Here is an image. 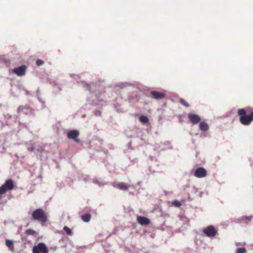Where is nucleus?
Returning <instances> with one entry per match:
<instances>
[{
    "label": "nucleus",
    "mask_w": 253,
    "mask_h": 253,
    "mask_svg": "<svg viewBox=\"0 0 253 253\" xmlns=\"http://www.w3.org/2000/svg\"><path fill=\"white\" fill-rule=\"evenodd\" d=\"M248 112L245 109H239L237 111L238 115L240 116V122L244 126H249L253 121V112L247 114Z\"/></svg>",
    "instance_id": "nucleus-1"
},
{
    "label": "nucleus",
    "mask_w": 253,
    "mask_h": 253,
    "mask_svg": "<svg viewBox=\"0 0 253 253\" xmlns=\"http://www.w3.org/2000/svg\"><path fill=\"white\" fill-rule=\"evenodd\" d=\"M32 218L42 223H45L47 221L46 214L42 209H38L33 212Z\"/></svg>",
    "instance_id": "nucleus-2"
},
{
    "label": "nucleus",
    "mask_w": 253,
    "mask_h": 253,
    "mask_svg": "<svg viewBox=\"0 0 253 253\" xmlns=\"http://www.w3.org/2000/svg\"><path fill=\"white\" fill-rule=\"evenodd\" d=\"M14 188V183L12 179L7 180L5 183L0 187V195L5 193L7 191H10Z\"/></svg>",
    "instance_id": "nucleus-3"
},
{
    "label": "nucleus",
    "mask_w": 253,
    "mask_h": 253,
    "mask_svg": "<svg viewBox=\"0 0 253 253\" xmlns=\"http://www.w3.org/2000/svg\"><path fill=\"white\" fill-rule=\"evenodd\" d=\"M203 232L209 237H213L217 233V230L213 226L209 225L203 230Z\"/></svg>",
    "instance_id": "nucleus-4"
},
{
    "label": "nucleus",
    "mask_w": 253,
    "mask_h": 253,
    "mask_svg": "<svg viewBox=\"0 0 253 253\" xmlns=\"http://www.w3.org/2000/svg\"><path fill=\"white\" fill-rule=\"evenodd\" d=\"M33 253H48V249L45 244L42 243L38 244L37 246L34 247L33 249Z\"/></svg>",
    "instance_id": "nucleus-5"
},
{
    "label": "nucleus",
    "mask_w": 253,
    "mask_h": 253,
    "mask_svg": "<svg viewBox=\"0 0 253 253\" xmlns=\"http://www.w3.org/2000/svg\"><path fill=\"white\" fill-rule=\"evenodd\" d=\"M67 137L70 139H73L76 142L79 143L80 140L78 138L79 135V131L77 130H72L67 133Z\"/></svg>",
    "instance_id": "nucleus-6"
},
{
    "label": "nucleus",
    "mask_w": 253,
    "mask_h": 253,
    "mask_svg": "<svg viewBox=\"0 0 253 253\" xmlns=\"http://www.w3.org/2000/svg\"><path fill=\"white\" fill-rule=\"evenodd\" d=\"M207 174V170L203 168H198L194 172V176L198 178L205 177Z\"/></svg>",
    "instance_id": "nucleus-7"
},
{
    "label": "nucleus",
    "mask_w": 253,
    "mask_h": 253,
    "mask_svg": "<svg viewBox=\"0 0 253 253\" xmlns=\"http://www.w3.org/2000/svg\"><path fill=\"white\" fill-rule=\"evenodd\" d=\"M188 118L193 124H197L201 121V118L196 114L189 113Z\"/></svg>",
    "instance_id": "nucleus-8"
},
{
    "label": "nucleus",
    "mask_w": 253,
    "mask_h": 253,
    "mask_svg": "<svg viewBox=\"0 0 253 253\" xmlns=\"http://www.w3.org/2000/svg\"><path fill=\"white\" fill-rule=\"evenodd\" d=\"M26 67L25 65L20 66L19 67L15 68L13 70L14 73L19 76H21L25 74Z\"/></svg>",
    "instance_id": "nucleus-9"
},
{
    "label": "nucleus",
    "mask_w": 253,
    "mask_h": 253,
    "mask_svg": "<svg viewBox=\"0 0 253 253\" xmlns=\"http://www.w3.org/2000/svg\"><path fill=\"white\" fill-rule=\"evenodd\" d=\"M137 220L138 222L141 225H148L150 223L149 219L146 217L138 216L137 217Z\"/></svg>",
    "instance_id": "nucleus-10"
},
{
    "label": "nucleus",
    "mask_w": 253,
    "mask_h": 253,
    "mask_svg": "<svg viewBox=\"0 0 253 253\" xmlns=\"http://www.w3.org/2000/svg\"><path fill=\"white\" fill-rule=\"evenodd\" d=\"M150 93L152 97L155 99H159L164 98L166 95L163 92H158L156 91H151Z\"/></svg>",
    "instance_id": "nucleus-11"
},
{
    "label": "nucleus",
    "mask_w": 253,
    "mask_h": 253,
    "mask_svg": "<svg viewBox=\"0 0 253 253\" xmlns=\"http://www.w3.org/2000/svg\"><path fill=\"white\" fill-rule=\"evenodd\" d=\"M114 186L120 190H127L129 188L130 185L124 182H121L116 184Z\"/></svg>",
    "instance_id": "nucleus-12"
},
{
    "label": "nucleus",
    "mask_w": 253,
    "mask_h": 253,
    "mask_svg": "<svg viewBox=\"0 0 253 253\" xmlns=\"http://www.w3.org/2000/svg\"><path fill=\"white\" fill-rule=\"evenodd\" d=\"M199 128L202 131H207L209 129V126L205 122H201L199 125Z\"/></svg>",
    "instance_id": "nucleus-13"
},
{
    "label": "nucleus",
    "mask_w": 253,
    "mask_h": 253,
    "mask_svg": "<svg viewBox=\"0 0 253 253\" xmlns=\"http://www.w3.org/2000/svg\"><path fill=\"white\" fill-rule=\"evenodd\" d=\"M81 217L84 221L88 222L90 219L91 215L89 213H85L82 215Z\"/></svg>",
    "instance_id": "nucleus-14"
},
{
    "label": "nucleus",
    "mask_w": 253,
    "mask_h": 253,
    "mask_svg": "<svg viewBox=\"0 0 253 253\" xmlns=\"http://www.w3.org/2000/svg\"><path fill=\"white\" fill-rule=\"evenodd\" d=\"M5 244L7 247L12 249V250H13V242L11 240L9 239H6L5 241Z\"/></svg>",
    "instance_id": "nucleus-15"
},
{
    "label": "nucleus",
    "mask_w": 253,
    "mask_h": 253,
    "mask_svg": "<svg viewBox=\"0 0 253 253\" xmlns=\"http://www.w3.org/2000/svg\"><path fill=\"white\" fill-rule=\"evenodd\" d=\"M251 216H243L241 218V221L243 223H247L251 220Z\"/></svg>",
    "instance_id": "nucleus-16"
},
{
    "label": "nucleus",
    "mask_w": 253,
    "mask_h": 253,
    "mask_svg": "<svg viewBox=\"0 0 253 253\" xmlns=\"http://www.w3.org/2000/svg\"><path fill=\"white\" fill-rule=\"evenodd\" d=\"M29 109V107L28 106H20L18 108V112H23L25 110H28Z\"/></svg>",
    "instance_id": "nucleus-17"
},
{
    "label": "nucleus",
    "mask_w": 253,
    "mask_h": 253,
    "mask_svg": "<svg viewBox=\"0 0 253 253\" xmlns=\"http://www.w3.org/2000/svg\"><path fill=\"white\" fill-rule=\"evenodd\" d=\"M36 231L32 229H28L26 230V233L28 235H35Z\"/></svg>",
    "instance_id": "nucleus-18"
},
{
    "label": "nucleus",
    "mask_w": 253,
    "mask_h": 253,
    "mask_svg": "<svg viewBox=\"0 0 253 253\" xmlns=\"http://www.w3.org/2000/svg\"><path fill=\"white\" fill-rule=\"evenodd\" d=\"M140 121L144 123H147L148 122V118L146 116H142L139 118Z\"/></svg>",
    "instance_id": "nucleus-19"
},
{
    "label": "nucleus",
    "mask_w": 253,
    "mask_h": 253,
    "mask_svg": "<svg viewBox=\"0 0 253 253\" xmlns=\"http://www.w3.org/2000/svg\"><path fill=\"white\" fill-rule=\"evenodd\" d=\"M179 102L185 107H188L189 106V104L183 98L179 99Z\"/></svg>",
    "instance_id": "nucleus-20"
},
{
    "label": "nucleus",
    "mask_w": 253,
    "mask_h": 253,
    "mask_svg": "<svg viewBox=\"0 0 253 253\" xmlns=\"http://www.w3.org/2000/svg\"><path fill=\"white\" fill-rule=\"evenodd\" d=\"M63 230L66 232L68 235H72V230L67 226H65Z\"/></svg>",
    "instance_id": "nucleus-21"
},
{
    "label": "nucleus",
    "mask_w": 253,
    "mask_h": 253,
    "mask_svg": "<svg viewBox=\"0 0 253 253\" xmlns=\"http://www.w3.org/2000/svg\"><path fill=\"white\" fill-rule=\"evenodd\" d=\"M172 204L176 207H180L181 206V203L177 200L173 201Z\"/></svg>",
    "instance_id": "nucleus-22"
},
{
    "label": "nucleus",
    "mask_w": 253,
    "mask_h": 253,
    "mask_svg": "<svg viewBox=\"0 0 253 253\" xmlns=\"http://www.w3.org/2000/svg\"><path fill=\"white\" fill-rule=\"evenodd\" d=\"M246 250L245 248H238L237 250L236 253H245Z\"/></svg>",
    "instance_id": "nucleus-23"
},
{
    "label": "nucleus",
    "mask_w": 253,
    "mask_h": 253,
    "mask_svg": "<svg viewBox=\"0 0 253 253\" xmlns=\"http://www.w3.org/2000/svg\"><path fill=\"white\" fill-rule=\"evenodd\" d=\"M44 63V61L41 59H38L36 61V64L37 66H40Z\"/></svg>",
    "instance_id": "nucleus-24"
},
{
    "label": "nucleus",
    "mask_w": 253,
    "mask_h": 253,
    "mask_svg": "<svg viewBox=\"0 0 253 253\" xmlns=\"http://www.w3.org/2000/svg\"><path fill=\"white\" fill-rule=\"evenodd\" d=\"M34 150V149L33 148H31V151H32Z\"/></svg>",
    "instance_id": "nucleus-25"
}]
</instances>
